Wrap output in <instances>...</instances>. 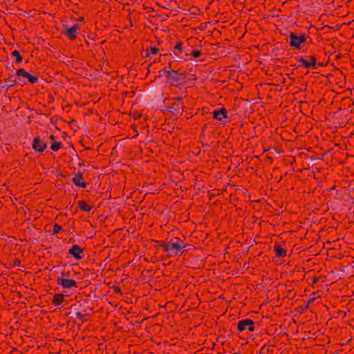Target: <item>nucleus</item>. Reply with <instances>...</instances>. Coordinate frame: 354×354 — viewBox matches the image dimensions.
Wrapping results in <instances>:
<instances>
[{"label":"nucleus","instance_id":"obj_1","mask_svg":"<svg viewBox=\"0 0 354 354\" xmlns=\"http://www.w3.org/2000/svg\"><path fill=\"white\" fill-rule=\"evenodd\" d=\"M159 246L161 247L168 254L169 257H176L183 254L188 244L178 237H172L169 240H162L158 241Z\"/></svg>","mask_w":354,"mask_h":354},{"label":"nucleus","instance_id":"obj_2","mask_svg":"<svg viewBox=\"0 0 354 354\" xmlns=\"http://www.w3.org/2000/svg\"><path fill=\"white\" fill-rule=\"evenodd\" d=\"M159 76H165L171 86H177L180 80V74L178 71L171 69V67H165L160 70Z\"/></svg>","mask_w":354,"mask_h":354},{"label":"nucleus","instance_id":"obj_3","mask_svg":"<svg viewBox=\"0 0 354 354\" xmlns=\"http://www.w3.org/2000/svg\"><path fill=\"white\" fill-rule=\"evenodd\" d=\"M289 39V45L296 49H301L307 40V37L304 34L298 35L295 32H290L287 38Z\"/></svg>","mask_w":354,"mask_h":354},{"label":"nucleus","instance_id":"obj_4","mask_svg":"<svg viewBox=\"0 0 354 354\" xmlns=\"http://www.w3.org/2000/svg\"><path fill=\"white\" fill-rule=\"evenodd\" d=\"M297 59L301 66L307 68L317 69L318 66H323L321 63H317L315 55L299 56Z\"/></svg>","mask_w":354,"mask_h":354},{"label":"nucleus","instance_id":"obj_5","mask_svg":"<svg viewBox=\"0 0 354 354\" xmlns=\"http://www.w3.org/2000/svg\"><path fill=\"white\" fill-rule=\"evenodd\" d=\"M167 109L169 112H171L174 115H181L184 110L183 98L178 97L171 99L169 104L167 105Z\"/></svg>","mask_w":354,"mask_h":354},{"label":"nucleus","instance_id":"obj_6","mask_svg":"<svg viewBox=\"0 0 354 354\" xmlns=\"http://www.w3.org/2000/svg\"><path fill=\"white\" fill-rule=\"evenodd\" d=\"M237 330L239 333L245 330L253 332L254 330V322L250 319H241L237 323Z\"/></svg>","mask_w":354,"mask_h":354},{"label":"nucleus","instance_id":"obj_7","mask_svg":"<svg viewBox=\"0 0 354 354\" xmlns=\"http://www.w3.org/2000/svg\"><path fill=\"white\" fill-rule=\"evenodd\" d=\"M79 28L80 26L77 24H75L71 27L64 26L63 34L65 35L70 40H74L77 37Z\"/></svg>","mask_w":354,"mask_h":354},{"label":"nucleus","instance_id":"obj_8","mask_svg":"<svg viewBox=\"0 0 354 354\" xmlns=\"http://www.w3.org/2000/svg\"><path fill=\"white\" fill-rule=\"evenodd\" d=\"M47 142L43 141L39 137H35L32 140V148L38 152H44L47 148Z\"/></svg>","mask_w":354,"mask_h":354},{"label":"nucleus","instance_id":"obj_9","mask_svg":"<svg viewBox=\"0 0 354 354\" xmlns=\"http://www.w3.org/2000/svg\"><path fill=\"white\" fill-rule=\"evenodd\" d=\"M16 75L18 77H22L27 78L28 82L31 84L37 83L39 81V78L37 76L33 75L30 74V73L26 71L24 68H19V69L17 70Z\"/></svg>","mask_w":354,"mask_h":354},{"label":"nucleus","instance_id":"obj_10","mask_svg":"<svg viewBox=\"0 0 354 354\" xmlns=\"http://www.w3.org/2000/svg\"><path fill=\"white\" fill-rule=\"evenodd\" d=\"M68 254L73 256L75 259L80 260L84 258V250L78 245H73L69 250Z\"/></svg>","mask_w":354,"mask_h":354},{"label":"nucleus","instance_id":"obj_11","mask_svg":"<svg viewBox=\"0 0 354 354\" xmlns=\"http://www.w3.org/2000/svg\"><path fill=\"white\" fill-rule=\"evenodd\" d=\"M57 283L63 288H77V282L72 279H57Z\"/></svg>","mask_w":354,"mask_h":354},{"label":"nucleus","instance_id":"obj_12","mask_svg":"<svg viewBox=\"0 0 354 354\" xmlns=\"http://www.w3.org/2000/svg\"><path fill=\"white\" fill-rule=\"evenodd\" d=\"M83 176L82 174L80 172H78L75 174L74 177L73 178V183L77 186L80 187H86V183L83 181Z\"/></svg>","mask_w":354,"mask_h":354},{"label":"nucleus","instance_id":"obj_13","mask_svg":"<svg viewBox=\"0 0 354 354\" xmlns=\"http://www.w3.org/2000/svg\"><path fill=\"white\" fill-rule=\"evenodd\" d=\"M213 117L217 120H222L223 118H227V111L225 108L214 110L213 111Z\"/></svg>","mask_w":354,"mask_h":354},{"label":"nucleus","instance_id":"obj_14","mask_svg":"<svg viewBox=\"0 0 354 354\" xmlns=\"http://www.w3.org/2000/svg\"><path fill=\"white\" fill-rule=\"evenodd\" d=\"M273 251L276 257L281 258L286 256V250L278 243H275Z\"/></svg>","mask_w":354,"mask_h":354},{"label":"nucleus","instance_id":"obj_15","mask_svg":"<svg viewBox=\"0 0 354 354\" xmlns=\"http://www.w3.org/2000/svg\"><path fill=\"white\" fill-rule=\"evenodd\" d=\"M183 43L180 41H176L174 45L173 53L178 57H182V55L183 53Z\"/></svg>","mask_w":354,"mask_h":354},{"label":"nucleus","instance_id":"obj_16","mask_svg":"<svg viewBox=\"0 0 354 354\" xmlns=\"http://www.w3.org/2000/svg\"><path fill=\"white\" fill-rule=\"evenodd\" d=\"M64 300L63 294H55L52 300V304L56 306H60Z\"/></svg>","mask_w":354,"mask_h":354},{"label":"nucleus","instance_id":"obj_17","mask_svg":"<svg viewBox=\"0 0 354 354\" xmlns=\"http://www.w3.org/2000/svg\"><path fill=\"white\" fill-rule=\"evenodd\" d=\"M78 207L83 212H90L93 207L88 204L84 201H80L77 203Z\"/></svg>","mask_w":354,"mask_h":354},{"label":"nucleus","instance_id":"obj_18","mask_svg":"<svg viewBox=\"0 0 354 354\" xmlns=\"http://www.w3.org/2000/svg\"><path fill=\"white\" fill-rule=\"evenodd\" d=\"M159 52V49L156 46H149L147 47L145 50V57H147L151 54L156 55Z\"/></svg>","mask_w":354,"mask_h":354},{"label":"nucleus","instance_id":"obj_19","mask_svg":"<svg viewBox=\"0 0 354 354\" xmlns=\"http://www.w3.org/2000/svg\"><path fill=\"white\" fill-rule=\"evenodd\" d=\"M11 55L16 58V63H21L23 60V57L21 56L19 52L17 50H15L12 52Z\"/></svg>","mask_w":354,"mask_h":354},{"label":"nucleus","instance_id":"obj_20","mask_svg":"<svg viewBox=\"0 0 354 354\" xmlns=\"http://www.w3.org/2000/svg\"><path fill=\"white\" fill-rule=\"evenodd\" d=\"M62 147V144L61 142L53 141L50 145V149L53 151H58Z\"/></svg>","mask_w":354,"mask_h":354},{"label":"nucleus","instance_id":"obj_21","mask_svg":"<svg viewBox=\"0 0 354 354\" xmlns=\"http://www.w3.org/2000/svg\"><path fill=\"white\" fill-rule=\"evenodd\" d=\"M202 55V53L199 50H192L189 54L185 53V56L187 57L188 55H192L194 58H197Z\"/></svg>","mask_w":354,"mask_h":354},{"label":"nucleus","instance_id":"obj_22","mask_svg":"<svg viewBox=\"0 0 354 354\" xmlns=\"http://www.w3.org/2000/svg\"><path fill=\"white\" fill-rule=\"evenodd\" d=\"M62 230V227L61 225H59L57 223H55L53 225V229L52 234H57Z\"/></svg>","mask_w":354,"mask_h":354},{"label":"nucleus","instance_id":"obj_23","mask_svg":"<svg viewBox=\"0 0 354 354\" xmlns=\"http://www.w3.org/2000/svg\"><path fill=\"white\" fill-rule=\"evenodd\" d=\"M75 315L76 319H80L82 323H83L84 322L85 315L83 313H82L80 312H76Z\"/></svg>","mask_w":354,"mask_h":354},{"label":"nucleus","instance_id":"obj_24","mask_svg":"<svg viewBox=\"0 0 354 354\" xmlns=\"http://www.w3.org/2000/svg\"><path fill=\"white\" fill-rule=\"evenodd\" d=\"M70 276V272L62 271L61 275L57 277V279H68Z\"/></svg>","mask_w":354,"mask_h":354},{"label":"nucleus","instance_id":"obj_25","mask_svg":"<svg viewBox=\"0 0 354 354\" xmlns=\"http://www.w3.org/2000/svg\"><path fill=\"white\" fill-rule=\"evenodd\" d=\"M20 264H21V261H20V260H19V259H15V260H14V263H13V265H14L15 266H20Z\"/></svg>","mask_w":354,"mask_h":354},{"label":"nucleus","instance_id":"obj_26","mask_svg":"<svg viewBox=\"0 0 354 354\" xmlns=\"http://www.w3.org/2000/svg\"><path fill=\"white\" fill-rule=\"evenodd\" d=\"M115 291L116 292H120V288H118V287H115Z\"/></svg>","mask_w":354,"mask_h":354},{"label":"nucleus","instance_id":"obj_27","mask_svg":"<svg viewBox=\"0 0 354 354\" xmlns=\"http://www.w3.org/2000/svg\"><path fill=\"white\" fill-rule=\"evenodd\" d=\"M50 139H52V140H54L55 139V136L53 135H51L50 137H49Z\"/></svg>","mask_w":354,"mask_h":354},{"label":"nucleus","instance_id":"obj_28","mask_svg":"<svg viewBox=\"0 0 354 354\" xmlns=\"http://www.w3.org/2000/svg\"><path fill=\"white\" fill-rule=\"evenodd\" d=\"M265 348H266V345H264V346L261 348V352H263V350L265 349Z\"/></svg>","mask_w":354,"mask_h":354},{"label":"nucleus","instance_id":"obj_29","mask_svg":"<svg viewBox=\"0 0 354 354\" xmlns=\"http://www.w3.org/2000/svg\"><path fill=\"white\" fill-rule=\"evenodd\" d=\"M129 26H133V23H132V21H130Z\"/></svg>","mask_w":354,"mask_h":354},{"label":"nucleus","instance_id":"obj_30","mask_svg":"<svg viewBox=\"0 0 354 354\" xmlns=\"http://www.w3.org/2000/svg\"><path fill=\"white\" fill-rule=\"evenodd\" d=\"M317 281V279L316 278H315V279H313V282H314V283H315Z\"/></svg>","mask_w":354,"mask_h":354},{"label":"nucleus","instance_id":"obj_31","mask_svg":"<svg viewBox=\"0 0 354 354\" xmlns=\"http://www.w3.org/2000/svg\"><path fill=\"white\" fill-rule=\"evenodd\" d=\"M171 61H170L169 63V66H171Z\"/></svg>","mask_w":354,"mask_h":354}]
</instances>
